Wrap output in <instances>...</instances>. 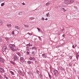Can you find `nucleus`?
Returning a JSON list of instances; mask_svg holds the SVG:
<instances>
[{
    "label": "nucleus",
    "instance_id": "dca6fc26",
    "mask_svg": "<svg viewBox=\"0 0 79 79\" xmlns=\"http://www.w3.org/2000/svg\"><path fill=\"white\" fill-rule=\"evenodd\" d=\"M18 73L19 74H20V75H21L22 74V72H21V71L20 70L18 71Z\"/></svg>",
    "mask_w": 79,
    "mask_h": 79
},
{
    "label": "nucleus",
    "instance_id": "4d7b16f0",
    "mask_svg": "<svg viewBox=\"0 0 79 79\" xmlns=\"http://www.w3.org/2000/svg\"><path fill=\"white\" fill-rule=\"evenodd\" d=\"M45 20L46 21H47V20H48V19L47 18H46Z\"/></svg>",
    "mask_w": 79,
    "mask_h": 79
},
{
    "label": "nucleus",
    "instance_id": "2f4dec72",
    "mask_svg": "<svg viewBox=\"0 0 79 79\" xmlns=\"http://www.w3.org/2000/svg\"><path fill=\"white\" fill-rule=\"evenodd\" d=\"M37 29L38 31H39V32H40V29L38 27H37Z\"/></svg>",
    "mask_w": 79,
    "mask_h": 79
},
{
    "label": "nucleus",
    "instance_id": "7c9ffc66",
    "mask_svg": "<svg viewBox=\"0 0 79 79\" xmlns=\"http://www.w3.org/2000/svg\"><path fill=\"white\" fill-rule=\"evenodd\" d=\"M61 47V46L60 45L57 46H56V48H59V47Z\"/></svg>",
    "mask_w": 79,
    "mask_h": 79
},
{
    "label": "nucleus",
    "instance_id": "a18cd8bd",
    "mask_svg": "<svg viewBox=\"0 0 79 79\" xmlns=\"http://www.w3.org/2000/svg\"><path fill=\"white\" fill-rule=\"evenodd\" d=\"M2 41V39L1 38H0V42H1Z\"/></svg>",
    "mask_w": 79,
    "mask_h": 79
},
{
    "label": "nucleus",
    "instance_id": "c756f323",
    "mask_svg": "<svg viewBox=\"0 0 79 79\" xmlns=\"http://www.w3.org/2000/svg\"><path fill=\"white\" fill-rule=\"evenodd\" d=\"M4 3H2L1 5V6H3L4 5Z\"/></svg>",
    "mask_w": 79,
    "mask_h": 79
},
{
    "label": "nucleus",
    "instance_id": "9b49d317",
    "mask_svg": "<svg viewBox=\"0 0 79 79\" xmlns=\"http://www.w3.org/2000/svg\"><path fill=\"white\" fill-rule=\"evenodd\" d=\"M42 56H43V58H47V56H46V55L44 53L42 54Z\"/></svg>",
    "mask_w": 79,
    "mask_h": 79
},
{
    "label": "nucleus",
    "instance_id": "8fccbe9b",
    "mask_svg": "<svg viewBox=\"0 0 79 79\" xmlns=\"http://www.w3.org/2000/svg\"><path fill=\"white\" fill-rule=\"evenodd\" d=\"M2 58L0 57V62L1 61V60H2Z\"/></svg>",
    "mask_w": 79,
    "mask_h": 79
},
{
    "label": "nucleus",
    "instance_id": "4468645a",
    "mask_svg": "<svg viewBox=\"0 0 79 79\" xmlns=\"http://www.w3.org/2000/svg\"><path fill=\"white\" fill-rule=\"evenodd\" d=\"M59 68L61 71H63V70H64V68L62 66H60L59 67Z\"/></svg>",
    "mask_w": 79,
    "mask_h": 79
},
{
    "label": "nucleus",
    "instance_id": "cd10ccee",
    "mask_svg": "<svg viewBox=\"0 0 79 79\" xmlns=\"http://www.w3.org/2000/svg\"><path fill=\"white\" fill-rule=\"evenodd\" d=\"M27 45L28 46V47H31V44L30 43H29L28 44H27Z\"/></svg>",
    "mask_w": 79,
    "mask_h": 79
},
{
    "label": "nucleus",
    "instance_id": "e433bc0d",
    "mask_svg": "<svg viewBox=\"0 0 79 79\" xmlns=\"http://www.w3.org/2000/svg\"><path fill=\"white\" fill-rule=\"evenodd\" d=\"M11 63H12V64L14 65L15 64V63L13 62V61H11Z\"/></svg>",
    "mask_w": 79,
    "mask_h": 79
},
{
    "label": "nucleus",
    "instance_id": "37998d69",
    "mask_svg": "<svg viewBox=\"0 0 79 79\" xmlns=\"http://www.w3.org/2000/svg\"><path fill=\"white\" fill-rule=\"evenodd\" d=\"M0 79H3V77H2V76H1V75H0Z\"/></svg>",
    "mask_w": 79,
    "mask_h": 79
},
{
    "label": "nucleus",
    "instance_id": "a878e982",
    "mask_svg": "<svg viewBox=\"0 0 79 79\" xmlns=\"http://www.w3.org/2000/svg\"><path fill=\"white\" fill-rule=\"evenodd\" d=\"M4 78H6V79H8V77H6V75H4Z\"/></svg>",
    "mask_w": 79,
    "mask_h": 79
},
{
    "label": "nucleus",
    "instance_id": "2eb2a0df",
    "mask_svg": "<svg viewBox=\"0 0 79 79\" xmlns=\"http://www.w3.org/2000/svg\"><path fill=\"white\" fill-rule=\"evenodd\" d=\"M7 26L8 27H11V24H7Z\"/></svg>",
    "mask_w": 79,
    "mask_h": 79
},
{
    "label": "nucleus",
    "instance_id": "6ab92c4d",
    "mask_svg": "<svg viewBox=\"0 0 79 79\" xmlns=\"http://www.w3.org/2000/svg\"><path fill=\"white\" fill-rule=\"evenodd\" d=\"M31 55L32 56H34L35 55V53L33 51L31 53Z\"/></svg>",
    "mask_w": 79,
    "mask_h": 79
},
{
    "label": "nucleus",
    "instance_id": "9d476101",
    "mask_svg": "<svg viewBox=\"0 0 79 79\" xmlns=\"http://www.w3.org/2000/svg\"><path fill=\"white\" fill-rule=\"evenodd\" d=\"M3 21L2 20H0V25H3Z\"/></svg>",
    "mask_w": 79,
    "mask_h": 79
},
{
    "label": "nucleus",
    "instance_id": "ddd939ff",
    "mask_svg": "<svg viewBox=\"0 0 79 79\" xmlns=\"http://www.w3.org/2000/svg\"><path fill=\"white\" fill-rule=\"evenodd\" d=\"M76 57L77 60H78V57H79V55H78V53H77L76 55Z\"/></svg>",
    "mask_w": 79,
    "mask_h": 79
},
{
    "label": "nucleus",
    "instance_id": "7ed1b4c3",
    "mask_svg": "<svg viewBox=\"0 0 79 79\" xmlns=\"http://www.w3.org/2000/svg\"><path fill=\"white\" fill-rule=\"evenodd\" d=\"M53 73L55 77H58L59 74L58 73V71L55 70L54 71Z\"/></svg>",
    "mask_w": 79,
    "mask_h": 79
},
{
    "label": "nucleus",
    "instance_id": "ea45409f",
    "mask_svg": "<svg viewBox=\"0 0 79 79\" xmlns=\"http://www.w3.org/2000/svg\"><path fill=\"white\" fill-rule=\"evenodd\" d=\"M20 53L19 52H17L16 54H17V55H19L20 54Z\"/></svg>",
    "mask_w": 79,
    "mask_h": 79
},
{
    "label": "nucleus",
    "instance_id": "473e14b6",
    "mask_svg": "<svg viewBox=\"0 0 79 79\" xmlns=\"http://www.w3.org/2000/svg\"><path fill=\"white\" fill-rule=\"evenodd\" d=\"M45 20V19L44 17L41 18V20H42L43 21H44Z\"/></svg>",
    "mask_w": 79,
    "mask_h": 79
},
{
    "label": "nucleus",
    "instance_id": "603ef678",
    "mask_svg": "<svg viewBox=\"0 0 79 79\" xmlns=\"http://www.w3.org/2000/svg\"><path fill=\"white\" fill-rule=\"evenodd\" d=\"M36 73H37V74H39V72L37 70L36 71Z\"/></svg>",
    "mask_w": 79,
    "mask_h": 79
},
{
    "label": "nucleus",
    "instance_id": "423d86ee",
    "mask_svg": "<svg viewBox=\"0 0 79 79\" xmlns=\"http://www.w3.org/2000/svg\"><path fill=\"white\" fill-rule=\"evenodd\" d=\"M29 60H33L34 61L35 60V58L34 57H30L29 58Z\"/></svg>",
    "mask_w": 79,
    "mask_h": 79
},
{
    "label": "nucleus",
    "instance_id": "4c0bfd02",
    "mask_svg": "<svg viewBox=\"0 0 79 79\" xmlns=\"http://www.w3.org/2000/svg\"><path fill=\"white\" fill-rule=\"evenodd\" d=\"M27 54L28 55L29 54V52H27Z\"/></svg>",
    "mask_w": 79,
    "mask_h": 79
},
{
    "label": "nucleus",
    "instance_id": "864d4df0",
    "mask_svg": "<svg viewBox=\"0 0 79 79\" xmlns=\"http://www.w3.org/2000/svg\"><path fill=\"white\" fill-rule=\"evenodd\" d=\"M19 56H22V55L21 54V53H20L19 55Z\"/></svg>",
    "mask_w": 79,
    "mask_h": 79
},
{
    "label": "nucleus",
    "instance_id": "c9c22d12",
    "mask_svg": "<svg viewBox=\"0 0 79 79\" xmlns=\"http://www.w3.org/2000/svg\"><path fill=\"white\" fill-rule=\"evenodd\" d=\"M69 66H72V64L70 63H69Z\"/></svg>",
    "mask_w": 79,
    "mask_h": 79
},
{
    "label": "nucleus",
    "instance_id": "a211bd4d",
    "mask_svg": "<svg viewBox=\"0 0 79 79\" xmlns=\"http://www.w3.org/2000/svg\"><path fill=\"white\" fill-rule=\"evenodd\" d=\"M46 6H49L50 5V3L49 2H48L45 4Z\"/></svg>",
    "mask_w": 79,
    "mask_h": 79
},
{
    "label": "nucleus",
    "instance_id": "aec40b11",
    "mask_svg": "<svg viewBox=\"0 0 79 79\" xmlns=\"http://www.w3.org/2000/svg\"><path fill=\"white\" fill-rule=\"evenodd\" d=\"M30 20H31V21H32V20H33V19H34V17H30L29 18Z\"/></svg>",
    "mask_w": 79,
    "mask_h": 79
},
{
    "label": "nucleus",
    "instance_id": "49530a36",
    "mask_svg": "<svg viewBox=\"0 0 79 79\" xmlns=\"http://www.w3.org/2000/svg\"><path fill=\"white\" fill-rule=\"evenodd\" d=\"M24 2H23L22 3V4H23V5H26V4L25 3H24Z\"/></svg>",
    "mask_w": 79,
    "mask_h": 79
},
{
    "label": "nucleus",
    "instance_id": "de8ad7c7",
    "mask_svg": "<svg viewBox=\"0 0 79 79\" xmlns=\"http://www.w3.org/2000/svg\"><path fill=\"white\" fill-rule=\"evenodd\" d=\"M40 76H41V77H43V75H42V74H40Z\"/></svg>",
    "mask_w": 79,
    "mask_h": 79
},
{
    "label": "nucleus",
    "instance_id": "6e6552de",
    "mask_svg": "<svg viewBox=\"0 0 79 79\" xmlns=\"http://www.w3.org/2000/svg\"><path fill=\"white\" fill-rule=\"evenodd\" d=\"M61 10L62 11H63V12H66V11H67V10H65V9H64V8H61Z\"/></svg>",
    "mask_w": 79,
    "mask_h": 79
},
{
    "label": "nucleus",
    "instance_id": "f704fd0d",
    "mask_svg": "<svg viewBox=\"0 0 79 79\" xmlns=\"http://www.w3.org/2000/svg\"><path fill=\"white\" fill-rule=\"evenodd\" d=\"M27 34H28L29 35H32V33H27Z\"/></svg>",
    "mask_w": 79,
    "mask_h": 79
},
{
    "label": "nucleus",
    "instance_id": "6e6d98bb",
    "mask_svg": "<svg viewBox=\"0 0 79 79\" xmlns=\"http://www.w3.org/2000/svg\"><path fill=\"white\" fill-rule=\"evenodd\" d=\"M72 47H73V48H74L75 47H74V45H73L72 46Z\"/></svg>",
    "mask_w": 79,
    "mask_h": 79
},
{
    "label": "nucleus",
    "instance_id": "c85d7f7f",
    "mask_svg": "<svg viewBox=\"0 0 79 79\" xmlns=\"http://www.w3.org/2000/svg\"><path fill=\"white\" fill-rule=\"evenodd\" d=\"M27 50V51H29V48L28 47H26Z\"/></svg>",
    "mask_w": 79,
    "mask_h": 79
},
{
    "label": "nucleus",
    "instance_id": "13d9d810",
    "mask_svg": "<svg viewBox=\"0 0 79 79\" xmlns=\"http://www.w3.org/2000/svg\"><path fill=\"white\" fill-rule=\"evenodd\" d=\"M38 38H39V39H41V38H40V37H38Z\"/></svg>",
    "mask_w": 79,
    "mask_h": 79
},
{
    "label": "nucleus",
    "instance_id": "20e7f679",
    "mask_svg": "<svg viewBox=\"0 0 79 79\" xmlns=\"http://www.w3.org/2000/svg\"><path fill=\"white\" fill-rule=\"evenodd\" d=\"M13 59L14 61H16L17 60H18V56L16 55H14L13 57Z\"/></svg>",
    "mask_w": 79,
    "mask_h": 79
},
{
    "label": "nucleus",
    "instance_id": "3c124183",
    "mask_svg": "<svg viewBox=\"0 0 79 79\" xmlns=\"http://www.w3.org/2000/svg\"><path fill=\"white\" fill-rule=\"evenodd\" d=\"M34 40V42H35V41H36V40H37V39L35 38Z\"/></svg>",
    "mask_w": 79,
    "mask_h": 79
},
{
    "label": "nucleus",
    "instance_id": "412c9836",
    "mask_svg": "<svg viewBox=\"0 0 79 79\" xmlns=\"http://www.w3.org/2000/svg\"><path fill=\"white\" fill-rule=\"evenodd\" d=\"M24 26L26 28H28V27H29V26L26 25H24Z\"/></svg>",
    "mask_w": 79,
    "mask_h": 79
},
{
    "label": "nucleus",
    "instance_id": "b1692460",
    "mask_svg": "<svg viewBox=\"0 0 79 79\" xmlns=\"http://www.w3.org/2000/svg\"><path fill=\"white\" fill-rule=\"evenodd\" d=\"M48 74L49 77L50 79H52V77L51 76V75L49 73H48Z\"/></svg>",
    "mask_w": 79,
    "mask_h": 79
},
{
    "label": "nucleus",
    "instance_id": "0eeeda50",
    "mask_svg": "<svg viewBox=\"0 0 79 79\" xmlns=\"http://www.w3.org/2000/svg\"><path fill=\"white\" fill-rule=\"evenodd\" d=\"M6 50V45H5V46H3L2 48L3 51H5Z\"/></svg>",
    "mask_w": 79,
    "mask_h": 79
},
{
    "label": "nucleus",
    "instance_id": "f8f14e48",
    "mask_svg": "<svg viewBox=\"0 0 79 79\" xmlns=\"http://www.w3.org/2000/svg\"><path fill=\"white\" fill-rule=\"evenodd\" d=\"M23 60L24 58H23V57H21L20 58V60L21 62H23Z\"/></svg>",
    "mask_w": 79,
    "mask_h": 79
},
{
    "label": "nucleus",
    "instance_id": "bb28decb",
    "mask_svg": "<svg viewBox=\"0 0 79 79\" xmlns=\"http://www.w3.org/2000/svg\"><path fill=\"white\" fill-rule=\"evenodd\" d=\"M32 50H36V48H35L34 47V48H32Z\"/></svg>",
    "mask_w": 79,
    "mask_h": 79
},
{
    "label": "nucleus",
    "instance_id": "4be33fe9",
    "mask_svg": "<svg viewBox=\"0 0 79 79\" xmlns=\"http://www.w3.org/2000/svg\"><path fill=\"white\" fill-rule=\"evenodd\" d=\"M27 63L28 64H31V61H29L27 62Z\"/></svg>",
    "mask_w": 79,
    "mask_h": 79
},
{
    "label": "nucleus",
    "instance_id": "680f3d73",
    "mask_svg": "<svg viewBox=\"0 0 79 79\" xmlns=\"http://www.w3.org/2000/svg\"><path fill=\"white\" fill-rule=\"evenodd\" d=\"M62 36L64 37V35H62Z\"/></svg>",
    "mask_w": 79,
    "mask_h": 79
},
{
    "label": "nucleus",
    "instance_id": "5fc2aeb1",
    "mask_svg": "<svg viewBox=\"0 0 79 79\" xmlns=\"http://www.w3.org/2000/svg\"><path fill=\"white\" fill-rule=\"evenodd\" d=\"M64 29L63 28V29L60 30V31H64Z\"/></svg>",
    "mask_w": 79,
    "mask_h": 79
},
{
    "label": "nucleus",
    "instance_id": "c03bdc74",
    "mask_svg": "<svg viewBox=\"0 0 79 79\" xmlns=\"http://www.w3.org/2000/svg\"><path fill=\"white\" fill-rule=\"evenodd\" d=\"M22 76H23V77L24 76V74H23V73H22V74H21Z\"/></svg>",
    "mask_w": 79,
    "mask_h": 79
},
{
    "label": "nucleus",
    "instance_id": "052dcab7",
    "mask_svg": "<svg viewBox=\"0 0 79 79\" xmlns=\"http://www.w3.org/2000/svg\"><path fill=\"white\" fill-rule=\"evenodd\" d=\"M74 46H75V47H77V45H74Z\"/></svg>",
    "mask_w": 79,
    "mask_h": 79
},
{
    "label": "nucleus",
    "instance_id": "f257e3e1",
    "mask_svg": "<svg viewBox=\"0 0 79 79\" xmlns=\"http://www.w3.org/2000/svg\"><path fill=\"white\" fill-rule=\"evenodd\" d=\"M9 47L10 50L14 52L18 50V48L16 47V46L15 44H10L9 45Z\"/></svg>",
    "mask_w": 79,
    "mask_h": 79
},
{
    "label": "nucleus",
    "instance_id": "79ce46f5",
    "mask_svg": "<svg viewBox=\"0 0 79 79\" xmlns=\"http://www.w3.org/2000/svg\"><path fill=\"white\" fill-rule=\"evenodd\" d=\"M20 53L19 52H17L16 54H17V55H19L20 54Z\"/></svg>",
    "mask_w": 79,
    "mask_h": 79
},
{
    "label": "nucleus",
    "instance_id": "f03ea898",
    "mask_svg": "<svg viewBox=\"0 0 79 79\" xmlns=\"http://www.w3.org/2000/svg\"><path fill=\"white\" fill-rule=\"evenodd\" d=\"M74 2V0H64V3L68 5L69 4H71L72 3H73Z\"/></svg>",
    "mask_w": 79,
    "mask_h": 79
},
{
    "label": "nucleus",
    "instance_id": "5701e85b",
    "mask_svg": "<svg viewBox=\"0 0 79 79\" xmlns=\"http://www.w3.org/2000/svg\"><path fill=\"white\" fill-rule=\"evenodd\" d=\"M10 73L12 74V75H15V74H14V72H13L12 71H10Z\"/></svg>",
    "mask_w": 79,
    "mask_h": 79
},
{
    "label": "nucleus",
    "instance_id": "72a5a7b5",
    "mask_svg": "<svg viewBox=\"0 0 79 79\" xmlns=\"http://www.w3.org/2000/svg\"><path fill=\"white\" fill-rule=\"evenodd\" d=\"M49 13H48L46 14V16L47 17H48V16H49Z\"/></svg>",
    "mask_w": 79,
    "mask_h": 79
},
{
    "label": "nucleus",
    "instance_id": "f3484780",
    "mask_svg": "<svg viewBox=\"0 0 79 79\" xmlns=\"http://www.w3.org/2000/svg\"><path fill=\"white\" fill-rule=\"evenodd\" d=\"M1 63H5V60L3 59H2L1 61L0 62Z\"/></svg>",
    "mask_w": 79,
    "mask_h": 79
},
{
    "label": "nucleus",
    "instance_id": "58836bf2",
    "mask_svg": "<svg viewBox=\"0 0 79 79\" xmlns=\"http://www.w3.org/2000/svg\"><path fill=\"white\" fill-rule=\"evenodd\" d=\"M12 34L13 35L15 34V32L14 31H12Z\"/></svg>",
    "mask_w": 79,
    "mask_h": 79
},
{
    "label": "nucleus",
    "instance_id": "09e8293b",
    "mask_svg": "<svg viewBox=\"0 0 79 79\" xmlns=\"http://www.w3.org/2000/svg\"><path fill=\"white\" fill-rule=\"evenodd\" d=\"M72 58H73V57H72V56H70L69 57V58H70V59H72Z\"/></svg>",
    "mask_w": 79,
    "mask_h": 79
},
{
    "label": "nucleus",
    "instance_id": "393cba45",
    "mask_svg": "<svg viewBox=\"0 0 79 79\" xmlns=\"http://www.w3.org/2000/svg\"><path fill=\"white\" fill-rule=\"evenodd\" d=\"M19 15H23V12H20L19 13Z\"/></svg>",
    "mask_w": 79,
    "mask_h": 79
},
{
    "label": "nucleus",
    "instance_id": "bf43d9fd",
    "mask_svg": "<svg viewBox=\"0 0 79 79\" xmlns=\"http://www.w3.org/2000/svg\"><path fill=\"white\" fill-rule=\"evenodd\" d=\"M6 39H7V40H8V39H9L8 38H6Z\"/></svg>",
    "mask_w": 79,
    "mask_h": 79
},
{
    "label": "nucleus",
    "instance_id": "a19ab883",
    "mask_svg": "<svg viewBox=\"0 0 79 79\" xmlns=\"http://www.w3.org/2000/svg\"><path fill=\"white\" fill-rule=\"evenodd\" d=\"M20 53L19 52H17L16 54H17V55H19L20 54Z\"/></svg>",
    "mask_w": 79,
    "mask_h": 79
},
{
    "label": "nucleus",
    "instance_id": "39448f33",
    "mask_svg": "<svg viewBox=\"0 0 79 79\" xmlns=\"http://www.w3.org/2000/svg\"><path fill=\"white\" fill-rule=\"evenodd\" d=\"M0 72L2 73H5V70L2 67H0Z\"/></svg>",
    "mask_w": 79,
    "mask_h": 79
},
{
    "label": "nucleus",
    "instance_id": "1a4fd4ad",
    "mask_svg": "<svg viewBox=\"0 0 79 79\" xmlns=\"http://www.w3.org/2000/svg\"><path fill=\"white\" fill-rule=\"evenodd\" d=\"M15 29L18 30V29L19 30L20 29V27L18 26H15Z\"/></svg>",
    "mask_w": 79,
    "mask_h": 79
}]
</instances>
